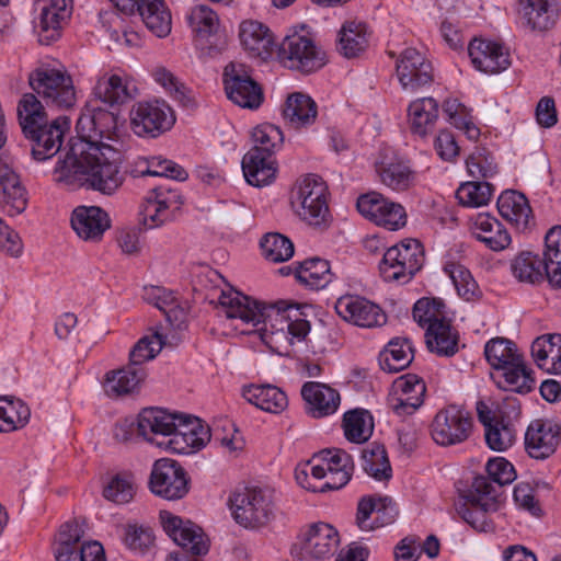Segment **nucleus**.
<instances>
[{
  "label": "nucleus",
  "mask_w": 561,
  "mask_h": 561,
  "mask_svg": "<svg viewBox=\"0 0 561 561\" xmlns=\"http://www.w3.org/2000/svg\"><path fill=\"white\" fill-rule=\"evenodd\" d=\"M116 126L117 116L113 112L98 110L91 116H81L77 122L80 137L57 161L55 180L72 188L87 187L113 195L125 181L121 170L122 154L96 137L111 138Z\"/></svg>",
  "instance_id": "obj_1"
},
{
  "label": "nucleus",
  "mask_w": 561,
  "mask_h": 561,
  "mask_svg": "<svg viewBox=\"0 0 561 561\" xmlns=\"http://www.w3.org/2000/svg\"><path fill=\"white\" fill-rule=\"evenodd\" d=\"M218 302L229 319H239L253 327L262 323L261 340L282 356H289L293 345L304 341L310 331L309 321L301 318L299 308L286 301L263 307L251 297L230 288L221 291Z\"/></svg>",
  "instance_id": "obj_2"
},
{
  "label": "nucleus",
  "mask_w": 561,
  "mask_h": 561,
  "mask_svg": "<svg viewBox=\"0 0 561 561\" xmlns=\"http://www.w3.org/2000/svg\"><path fill=\"white\" fill-rule=\"evenodd\" d=\"M16 111L22 130L31 142L33 159L41 162L57 154L69 128V118L59 116L47 124L44 106L33 93L22 95Z\"/></svg>",
  "instance_id": "obj_3"
},
{
  "label": "nucleus",
  "mask_w": 561,
  "mask_h": 561,
  "mask_svg": "<svg viewBox=\"0 0 561 561\" xmlns=\"http://www.w3.org/2000/svg\"><path fill=\"white\" fill-rule=\"evenodd\" d=\"M32 90L48 105L69 110L77 102V89L66 67L57 61L41 62L28 75Z\"/></svg>",
  "instance_id": "obj_4"
},
{
  "label": "nucleus",
  "mask_w": 561,
  "mask_h": 561,
  "mask_svg": "<svg viewBox=\"0 0 561 561\" xmlns=\"http://www.w3.org/2000/svg\"><path fill=\"white\" fill-rule=\"evenodd\" d=\"M500 507L499 486L484 476L473 479L468 493L456 503L457 514L478 531L493 530L490 514Z\"/></svg>",
  "instance_id": "obj_5"
},
{
  "label": "nucleus",
  "mask_w": 561,
  "mask_h": 561,
  "mask_svg": "<svg viewBox=\"0 0 561 561\" xmlns=\"http://www.w3.org/2000/svg\"><path fill=\"white\" fill-rule=\"evenodd\" d=\"M232 516L244 528H260L275 517L274 491L268 488H243L229 497Z\"/></svg>",
  "instance_id": "obj_6"
},
{
  "label": "nucleus",
  "mask_w": 561,
  "mask_h": 561,
  "mask_svg": "<svg viewBox=\"0 0 561 561\" xmlns=\"http://www.w3.org/2000/svg\"><path fill=\"white\" fill-rule=\"evenodd\" d=\"M290 204L295 214L309 225L320 226L329 218L328 187L319 175L308 174L298 180Z\"/></svg>",
  "instance_id": "obj_7"
},
{
  "label": "nucleus",
  "mask_w": 561,
  "mask_h": 561,
  "mask_svg": "<svg viewBox=\"0 0 561 561\" xmlns=\"http://www.w3.org/2000/svg\"><path fill=\"white\" fill-rule=\"evenodd\" d=\"M278 59L285 67L302 72L314 71L324 65L323 53L304 25L294 28L283 38L278 47Z\"/></svg>",
  "instance_id": "obj_8"
},
{
  "label": "nucleus",
  "mask_w": 561,
  "mask_h": 561,
  "mask_svg": "<svg viewBox=\"0 0 561 561\" xmlns=\"http://www.w3.org/2000/svg\"><path fill=\"white\" fill-rule=\"evenodd\" d=\"M423 262L422 244L415 239H407L385 252L379 271L387 282L405 283L421 270Z\"/></svg>",
  "instance_id": "obj_9"
},
{
  "label": "nucleus",
  "mask_w": 561,
  "mask_h": 561,
  "mask_svg": "<svg viewBox=\"0 0 561 561\" xmlns=\"http://www.w3.org/2000/svg\"><path fill=\"white\" fill-rule=\"evenodd\" d=\"M473 427L470 413L458 405L439 410L431 424V436L440 446H454L466 442Z\"/></svg>",
  "instance_id": "obj_10"
},
{
  "label": "nucleus",
  "mask_w": 561,
  "mask_h": 561,
  "mask_svg": "<svg viewBox=\"0 0 561 561\" xmlns=\"http://www.w3.org/2000/svg\"><path fill=\"white\" fill-rule=\"evenodd\" d=\"M222 80L227 98L232 103L249 110L261 106L264 100L263 90L242 64H228Z\"/></svg>",
  "instance_id": "obj_11"
},
{
  "label": "nucleus",
  "mask_w": 561,
  "mask_h": 561,
  "mask_svg": "<svg viewBox=\"0 0 561 561\" xmlns=\"http://www.w3.org/2000/svg\"><path fill=\"white\" fill-rule=\"evenodd\" d=\"M310 468L316 481L327 479L322 489L339 490L351 479L354 470L352 457L342 449H324L313 457Z\"/></svg>",
  "instance_id": "obj_12"
},
{
  "label": "nucleus",
  "mask_w": 561,
  "mask_h": 561,
  "mask_svg": "<svg viewBox=\"0 0 561 561\" xmlns=\"http://www.w3.org/2000/svg\"><path fill=\"white\" fill-rule=\"evenodd\" d=\"M182 204V195L176 187L159 185L150 190L140 205L144 225L149 229L164 225L173 219Z\"/></svg>",
  "instance_id": "obj_13"
},
{
  "label": "nucleus",
  "mask_w": 561,
  "mask_h": 561,
  "mask_svg": "<svg viewBox=\"0 0 561 561\" xmlns=\"http://www.w3.org/2000/svg\"><path fill=\"white\" fill-rule=\"evenodd\" d=\"M171 107L164 101L138 102L130 111V125L140 137H158L174 124Z\"/></svg>",
  "instance_id": "obj_14"
},
{
  "label": "nucleus",
  "mask_w": 561,
  "mask_h": 561,
  "mask_svg": "<svg viewBox=\"0 0 561 561\" xmlns=\"http://www.w3.org/2000/svg\"><path fill=\"white\" fill-rule=\"evenodd\" d=\"M34 10L38 41L49 45L61 36V31L72 14V0H36Z\"/></svg>",
  "instance_id": "obj_15"
},
{
  "label": "nucleus",
  "mask_w": 561,
  "mask_h": 561,
  "mask_svg": "<svg viewBox=\"0 0 561 561\" xmlns=\"http://www.w3.org/2000/svg\"><path fill=\"white\" fill-rule=\"evenodd\" d=\"M396 76L402 90L409 93H415L434 81L432 62L413 47H408L399 54Z\"/></svg>",
  "instance_id": "obj_16"
},
{
  "label": "nucleus",
  "mask_w": 561,
  "mask_h": 561,
  "mask_svg": "<svg viewBox=\"0 0 561 561\" xmlns=\"http://www.w3.org/2000/svg\"><path fill=\"white\" fill-rule=\"evenodd\" d=\"M356 206L365 218L389 231H397L407 225L408 216L404 207L379 193L370 192L360 195Z\"/></svg>",
  "instance_id": "obj_17"
},
{
  "label": "nucleus",
  "mask_w": 561,
  "mask_h": 561,
  "mask_svg": "<svg viewBox=\"0 0 561 561\" xmlns=\"http://www.w3.org/2000/svg\"><path fill=\"white\" fill-rule=\"evenodd\" d=\"M150 489L167 500L182 499L188 492V478L178 461L162 458L153 463Z\"/></svg>",
  "instance_id": "obj_18"
},
{
  "label": "nucleus",
  "mask_w": 561,
  "mask_h": 561,
  "mask_svg": "<svg viewBox=\"0 0 561 561\" xmlns=\"http://www.w3.org/2000/svg\"><path fill=\"white\" fill-rule=\"evenodd\" d=\"M334 309L343 320L357 327L375 328L387 322L386 313L377 304L358 295L341 296Z\"/></svg>",
  "instance_id": "obj_19"
},
{
  "label": "nucleus",
  "mask_w": 561,
  "mask_h": 561,
  "mask_svg": "<svg viewBox=\"0 0 561 561\" xmlns=\"http://www.w3.org/2000/svg\"><path fill=\"white\" fill-rule=\"evenodd\" d=\"M180 415L169 413L164 409H144L137 419V432L145 440L167 450L168 440L176 430Z\"/></svg>",
  "instance_id": "obj_20"
},
{
  "label": "nucleus",
  "mask_w": 561,
  "mask_h": 561,
  "mask_svg": "<svg viewBox=\"0 0 561 561\" xmlns=\"http://www.w3.org/2000/svg\"><path fill=\"white\" fill-rule=\"evenodd\" d=\"M471 64L478 71L495 75L511 66L508 49L500 42L473 38L468 45Z\"/></svg>",
  "instance_id": "obj_21"
},
{
  "label": "nucleus",
  "mask_w": 561,
  "mask_h": 561,
  "mask_svg": "<svg viewBox=\"0 0 561 561\" xmlns=\"http://www.w3.org/2000/svg\"><path fill=\"white\" fill-rule=\"evenodd\" d=\"M160 518L163 529L178 546L194 556L208 552V541L201 527L169 512H161Z\"/></svg>",
  "instance_id": "obj_22"
},
{
  "label": "nucleus",
  "mask_w": 561,
  "mask_h": 561,
  "mask_svg": "<svg viewBox=\"0 0 561 561\" xmlns=\"http://www.w3.org/2000/svg\"><path fill=\"white\" fill-rule=\"evenodd\" d=\"M209 440L210 430L198 417L180 415L176 430L165 444L171 453L190 455L201 450Z\"/></svg>",
  "instance_id": "obj_23"
},
{
  "label": "nucleus",
  "mask_w": 561,
  "mask_h": 561,
  "mask_svg": "<svg viewBox=\"0 0 561 561\" xmlns=\"http://www.w3.org/2000/svg\"><path fill=\"white\" fill-rule=\"evenodd\" d=\"M561 443V425L550 420L530 422L525 433V449L534 459L550 457Z\"/></svg>",
  "instance_id": "obj_24"
},
{
  "label": "nucleus",
  "mask_w": 561,
  "mask_h": 561,
  "mask_svg": "<svg viewBox=\"0 0 561 561\" xmlns=\"http://www.w3.org/2000/svg\"><path fill=\"white\" fill-rule=\"evenodd\" d=\"M519 18L531 32H546L553 27L559 16L556 0H519Z\"/></svg>",
  "instance_id": "obj_25"
},
{
  "label": "nucleus",
  "mask_w": 561,
  "mask_h": 561,
  "mask_svg": "<svg viewBox=\"0 0 561 561\" xmlns=\"http://www.w3.org/2000/svg\"><path fill=\"white\" fill-rule=\"evenodd\" d=\"M301 396L308 413L316 419L334 414L341 403V397L334 388L317 381H308L301 387Z\"/></svg>",
  "instance_id": "obj_26"
},
{
  "label": "nucleus",
  "mask_w": 561,
  "mask_h": 561,
  "mask_svg": "<svg viewBox=\"0 0 561 561\" xmlns=\"http://www.w3.org/2000/svg\"><path fill=\"white\" fill-rule=\"evenodd\" d=\"M339 542V533L334 527L318 523L302 534L301 550L314 559H324L333 556Z\"/></svg>",
  "instance_id": "obj_27"
},
{
  "label": "nucleus",
  "mask_w": 561,
  "mask_h": 561,
  "mask_svg": "<svg viewBox=\"0 0 561 561\" xmlns=\"http://www.w3.org/2000/svg\"><path fill=\"white\" fill-rule=\"evenodd\" d=\"M137 92L131 79L117 73L102 76L94 87L95 96L112 107L130 102L136 98Z\"/></svg>",
  "instance_id": "obj_28"
},
{
  "label": "nucleus",
  "mask_w": 561,
  "mask_h": 561,
  "mask_svg": "<svg viewBox=\"0 0 561 561\" xmlns=\"http://www.w3.org/2000/svg\"><path fill=\"white\" fill-rule=\"evenodd\" d=\"M71 226L83 240H100L110 228L108 215L98 206H79L71 216Z\"/></svg>",
  "instance_id": "obj_29"
},
{
  "label": "nucleus",
  "mask_w": 561,
  "mask_h": 561,
  "mask_svg": "<svg viewBox=\"0 0 561 561\" xmlns=\"http://www.w3.org/2000/svg\"><path fill=\"white\" fill-rule=\"evenodd\" d=\"M26 203V192L20 176L9 164L0 160V207L14 216L25 209Z\"/></svg>",
  "instance_id": "obj_30"
},
{
  "label": "nucleus",
  "mask_w": 561,
  "mask_h": 561,
  "mask_svg": "<svg viewBox=\"0 0 561 561\" xmlns=\"http://www.w3.org/2000/svg\"><path fill=\"white\" fill-rule=\"evenodd\" d=\"M400 396L390 399V404L398 415L411 414L423 403L426 391L424 381L416 375L408 374L394 382Z\"/></svg>",
  "instance_id": "obj_31"
},
{
  "label": "nucleus",
  "mask_w": 561,
  "mask_h": 561,
  "mask_svg": "<svg viewBox=\"0 0 561 561\" xmlns=\"http://www.w3.org/2000/svg\"><path fill=\"white\" fill-rule=\"evenodd\" d=\"M472 236L492 251H502L511 243V236L504 226L488 213H480L471 219Z\"/></svg>",
  "instance_id": "obj_32"
},
{
  "label": "nucleus",
  "mask_w": 561,
  "mask_h": 561,
  "mask_svg": "<svg viewBox=\"0 0 561 561\" xmlns=\"http://www.w3.org/2000/svg\"><path fill=\"white\" fill-rule=\"evenodd\" d=\"M242 171L245 181L256 187L268 185L275 179L276 161L271 153L249 150L242 158Z\"/></svg>",
  "instance_id": "obj_33"
},
{
  "label": "nucleus",
  "mask_w": 561,
  "mask_h": 561,
  "mask_svg": "<svg viewBox=\"0 0 561 561\" xmlns=\"http://www.w3.org/2000/svg\"><path fill=\"white\" fill-rule=\"evenodd\" d=\"M282 114L293 128H307L317 119L318 105L308 94L294 92L287 96Z\"/></svg>",
  "instance_id": "obj_34"
},
{
  "label": "nucleus",
  "mask_w": 561,
  "mask_h": 561,
  "mask_svg": "<svg viewBox=\"0 0 561 561\" xmlns=\"http://www.w3.org/2000/svg\"><path fill=\"white\" fill-rule=\"evenodd\" d=\"M531 355L540 369L561 374V334H546L531 344Z\"/></svg>",
  "instance_id": "obj_35"
},
{
  "label": "nucleus",
  "mask_w": 561,
  "mask_h": 561,
  "mask_svg": "<svg viewBox=\"0 0 561 561\" xmlns=\"http://www.w3.org/2000/svg\"><path fill=\"white\" fill-rule=\"evenodd\" d=\"M501 216L518 230H525L531 219V208L526 196L517 191H505L497 198Z\"/></svg>",
  "instance_id": "obj_36"
},
{
  "label": "nucleus",
  "mask_w": 561,
  "mask_h": 561,
  "mask_svg": "<svg viewBox=\"0 0 561 561\" xmlns=\"http://www.w3.org/2000/svg\"><path fill=\"white\" fill-rule=\"evenodd\" d=\"M371 32L363 22H345L339 32L337 50L346 58L358 57L369 46Z\"/></svg>",
  "instance_id": "obj_37"
},
{
  "label": "nucleus",
  "mask_w": 561,
  "mask_h": 561,
  "mask_svg": "<svg viewBox=\"0 0 561 561\" xmlns=\"http://www.w3.org/2000/svg\"><path fill=\"white\" fill-rule=\"evenodd\" d=\"M240 41L252 56L265 59L271 54L273 38L266 25L257 21H243L239 32Z\"/></svg>",
  "instance_id": "obj_38"
},
{
  "label": "nucleus",
  "mask_w": 561,
  "mask_h": 561,
  "mask_svg": "<svg viewBox=\"0 0 561 561\" xmlns=\"http://www.w3.org/2000/svg\"><path fill=\"white\" fill-rule=\"evenodd\" d=\"M428 350L438 356L451 357L459 351V333L447 322H437L426 329Z\"/></svg>",
  "instance_id": "obj_39"
},
{
  "label": "nucleus",
  "mask_w": 561,
  "mask_h": 561,
  "mask_svg": "<svg viewBox=\"0 0 561 561\" xmlns=\"http://www.w3.org/2000/svg\"><path fill=\"white\" fill-rule=\"evenodd\" d=\"M242 396L249 403L270 413H279L288 404L286 393L272 385L244 387Z\"/></svg>",
  "instance_id": "obj_40"
},
{
  "label": "nucleus",
  "mask_w": 561,
  "mask_h": 561,
  "mask_svg": "<svg viewBox=\"0 0 561 561\" xmlns=\"http://www.w3.org/2000/svg\"><path fill=\"white\" fill-rule=\"evenodd\" d=\"M142 378V369L130 364L128 367L107 371L102 386L106 396L117 398L133 392Z\"/></svg>",
  "instance_id": "obj_41"
},
{
  "label": "nucleus",
  "mask_w": 561,
  "mask_h": 561,
  "mask_svg": "<svg viewBox=\"0 0 561 561\" xmlns=\"http://www.w3.org/2000/svg\"><path fill=\"white\" fill-rule=\"evenodd\" d=\"M408 113L412 131L425 136L438 118V103L433 98H421L410 103Z\"/></svg>",
  "instance_id": "obj_42"
},
{
  "label": "nucleus",
  "mask_w": 561,
  "mask_h": 561,
  "mask_svg": "<svg viewBox=\"0 0 561 561\" xmlns=\"http://www.w3.org/2000/svg\"><path fill=\"white\" fill-rule=\"evenodd\" d=\"M295 276L299 283L318 290L331 283L333 274L328 261L312 257L298 263Z\"/></svg>",
  "instance_id": "obj_43"
},
{
  "label": "nucleus",
  "mask_w": 561,
  "mask_h": 561,
  "mask_svg": "<svg viewBox=\"0 0 561 561\" xmlns=\"http://www.w3.org/2000/svg\"><path fill=\"white\" fill-rule=\"evenodd\" d=\"M479 420L485 427L486 445L495 451L508 449L515 442V431L503 420L479 411Z\"/></svg>",
  "instance_id": "obj_44"
},
{
  "label": "nucleus",
  "mask_w": 561,
  "mask_h": 561,
  "mask_svg": "<svg viewBox=\"0 0 561 561\" xmlns=\"http://www.w3.org/2000/svg\"><path fill=\"white\" fill-rule=\"evenodd\" d=\"M376 171L380 181L392 191L408 190L415 181V174L403 161H381L377 163Z\"/></svg>",
  "instance_id": "obj_45"
},
{
  "label": "nucleus",
  "mask_w": 561,
  "mask_h": 561,
  "mask_svg": "<svg viewBox=\"0 0 561 561\" xmlns=\"http://www.w3.org/2000/svg\"><path fill=\"white\" fill-rule=\"evenodd\" d=\"M546 276L552 286L561 287V226L548 230L545 237Z\"/></svg>",
  "instance_id": "obj_46"
},
{
  "label": "nucleus",
  "mask_w": 561,
  "mask_h": 561,
  "mask_svg": "<svg viewBox=\"0 0 561 561\" xmlns=\"http://www.w3.org/2000/svg\"><path fill=\"white\" fill-rule=\"evenodd\" d=\"M413 360V351L409 340L393 339L379 355L380 367L388 373H398Z\"/></svg>",
  "instance_id": "obj_47"
},
{
  "label": "nucleus",
  "mask_w": 561,
  "mask_h": 561,
  "mask_svg": "<svg viewBox=\"0 0 561 561\" xmlns=\"http://www.w3.org/2000/svg\"><path fill=\"white\" fill-rule=\"evenodd\" d=\"M513 275L519 280L528 284H536L546 276V262L538 254L533 252L519 253L511 264Z\"/></svg>",
  "instance_id": "obj_48"
},
{
  "label": "nucleus",
  "mask_w": 561,
  "mask_h": 561,
  "mask_svg": "<svg viewBox=\"0 0 561 561\" xmlns=\"http://www.w3.org/2000/svg\"><path fill=\"white\" fill-rule=\"evenodd\" d=\"M343 430L350 442L362 444L373 434V416L365 410L348 411L343 416Z\"/></svg>",
  "instance_id": "obj_49"
},
{
  "label": "nucleus",
  "mask_w": 561,
  "mask_h": 561,
  "mask_svg": "<svg viewBox=\"0 0 561 561\" xmlns=\"http://www.w3.org/2000/svg\"><path fill=\"white\" fill-rule=\"evenodd\" d=\"M363 469L376 480H388L391 478V466L386 448L377 443L369 444L362 453Z\"/></svg>",
  "instance_id": "obj_50"
},
{
  "label": "nucleus",
  "mask_w": 561,
  "mask_h": 561,
  "mask_svg": "<svg viewBox=\"0 0 561 561\" xmlns=\"http://www.w3.org/2000/svg\"><path fill=\"white\" fill-rule=\"evenodd\" d=\"M484 355L495 369L506 368L523 357L515 343L503 337L490 340L484 346Z\"/></svg>",
  "instance_id": "obj_51"
},
{
  "label": "nucleus",
  "mask_w": 561,
  "mask_h": 561,
  "mask_svg": "<svg viewBox=\"0 0 561 561\" xmlns=\"http://www.w3.org/2000/svg\"><path fill=\"white\" fill-rule=\"evenodd\" d=\"M28 407L20 399H0V433L23 427L30 419Z\"/></svg>",
  "instance_id": "obj_52"
},
{
  "label": "nucleus",
  "mask_w": 561,
  "mask_h": 561,
  "mask_svg": "<svg viewBox=\"0 0 561 561\" xmlns=\"http://www.w3.org/2000/svg\"><path fill=\"white\" fill-rule=\"evenodd\" d=\"M188 24L198 41H206L217 34L219 19L217 13L204 4H198L191 10L187 16Z\"/></svg>",
  "instance_id": "obj_53"
},
{
  "label": "nucleus",
  "mask_w": 561,
  "mask_h": 561,
  "mask_svg": "<svg viewBox=\"0 0 561 561\" xmlns=\"http://www.w3.org/2000/svg\"><path fill=\"white\" fill-rule=\"evenodd\" d=\"M263 256L273 263L286 262L293 257L294 243L286 236L278 232H268L260 241Z\"/></svg>",
  "instance_id": "obj_54"
},
{
  "label": "nucleus",
  "mask_w": 561,
  "mask_h": 561,
  "mask_svg": "<svg viewBox=\"0 0 561 561\" xmlns=\"http://www.w3.org/2000/svg\"><path fill=\"white\" fill-rule=\"evenodd\" d=\"M503 373V381L499 382L500 387L518 393H528L535 386V380L530 375V370L524 364L523 357L506 368H501Z\"/></svg>",
  "instance_id": "obj_55"
},
{
  "label": "nucleus",
  "mask_w": 561,
  "mask_h": 561,
  "mask_svg": "<svg viewBox=\"0 0 561 561\" xmlns=\"http://www.w3.org/2000/svg\"><path fill=\"white\" fill-rule=\"evenodd\" d=\"M413 319L426 329L437 322H447L446 305L440 298H421L414 304Z\"/></svg>",
  "instance_id": "obj_56"
},
{
  "label": "nucleus",
  "mask_w": 561,
  "mask_h": 561,
  "mask_svg": "<svg viewBox=\"0 0 561 561\" xmlns=\"http://www.w3.org/2000/svg\"><path fill=\"white\" fill-rule=\"evenodd\" d=\"M145 298L149 304L161 310L171 324L176 321L182 322L184 312L179 308L176 297L171 290L163 287H151L146 289Z\"/></svg>",
  "instance_id": "obj_57"
},
{
  "label": "nucleus",
  "mask_w": 561,
  "mask_h": 561,
  "mask_svg": "<svg viewBox=\"0 0 561 561\" xmlns=\"http://www.w3.org/2000/svg\"><path fill=\"white\" fill-rule=\"evenodd\" d=\"M492 195V185L485 181L462 183L456 192L458 202L467 207L484 206L491 201Z\"/></svg>",
  "instance_id": "obj_58"
},
{
  "label": "nucleus",
  "mask_w": 561,
  "mask_h": 561,
  "mask_svg": "<svg viewBox=\"0 0 561 561\" xmlns=\"http://www.w3.org/2000/svg\"><path fill=\"white\" fill-rule=\"evenodd\" d=\"M444 270L461 298L466 301H472L479 297L478 284L467 267L458 263H449Z\"/></svg>",
  "instance_id": "obj_59"
},
{
  "label": "nucleus",
  "mask_w": 561,
  "mask_h": 561,
  "mask_svg": "<svg viewBox=\"0 0 561 561\" xmlns=\"http://www.w3.org/2000/svg\"><path fill=\"white\" fill-rule=\"evenodd\" d=\"M254 146L250 150H257L261 153H271L283 144L284 136L279 127L273 124H262L252 131Z\"/></svg>",
  "instance_id": "obj_60"
},
{
  "label": "nucleus",
  "mask_w": 561,
  "mask_h": 561,
  "mask_svg": "<svg viewBox=\"0 0 561 561\" xmlns=\"http://www.w3.org/2000/svg\"><path fill=\"white\" fill-rule=\"evenodd\" d=\"M136 485L131 476L122 473L113 477L104 486L103 495L116 504H126L134 499Z\"/></svg>",
  "instance_id": "obj_61"
},
{
  "label": "nucleus",
  "mask_w": 561,
  "mask_h": 561,
  "mask_svg": "<svg viewBox=\"0 0 561 561\" xmlns=\"http://www.w3.org/2000/svg\"><path fill=\"white\" fill-rule=\"evenodd\" d=\"M163 345V336L158 332L141 337L129 352L130 364L137 367L153 359Z\"/></svg>",
  "instance_id": "obj_62"
},
{
  "label": "nucleus",
  "mask_w": 561,
  "mask_h": 561,
  "mask_svg": "<svg viewBox=\"0 0 561 561\" xmlns=\"http://www.w3.org/2000/svg\"><path fill=\"white\" fill-rule=\"evenodd\" d=\"M488 477H485L493 485L499 486V495L501 488L512 483L516 479V472L513 465L505 458L496 457L486 463Z\"/></svg>",
  "instance_id": "obj_63"
},
{
  "label": "nucleus",
  "mask_w": 561,
  "mask_h": 561,
  "mask_svg": "<svg viewBox=\"0 0 561 561\" xmlns=\"http://www.w3.org/2000/svg\"><path fill=\"white\" fill-rule=\"evenodd\" d=\"M467 169L472 178L488 179L497 172V165L493 157L486 153L484 149H479L467 159Z\"/></svg>",
  "instance_id": "obj_64"
}]
</instances>
